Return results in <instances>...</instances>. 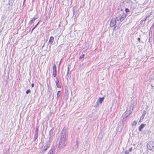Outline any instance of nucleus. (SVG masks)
Segmentation results:
<instances>
[{
	"label": "nucleus",
	"instance_id": "obj_17",
	"mask_svg": "<svg viewBox=\"0 0 154 154\" xmlns=\"http://www.w3.org/2000/svg\"><path fill=\"white\" fill-rule=\"evenodd\" d=\"M30 90H28L26 91V93L27 94H28L30 92Z\"/></svg>",
	"mask_w": 154,
	"mask_h": 154
},
{
	"label": "nucleus",
	"instance_id": "obj_20",
	"mask_svg": "<svg viewBox=\"0 0 154 154\" xmlns=\"http://www.w3.org/2000/svg\"><path fill=\"white\" fill-rule=\"evenodd\" d=\"M39 23H38L35 26V27H34L33 28V29H32V31L34 30V29L35 28V27L36 26H37V25H38V24Z\"/></svg>",
	"mask_w": 154,
	"mask_h": 154
},
{
	"label": "nucleus",
	"instance_id": "obj_13",
	"mask_svg": "<svg viewBox=\"0 0 154 154\" xmlns=\"http://www.w3.org/2000/svg\"><path fill=\"white\" fill-rule=\"evenodd\" d=\"M137 124V122L135 121H134L132 123V126H135L136 124Z\"/></svg>",
	"mask_w": 154,
	"mask_h": 154
},
{
	"label": "nucleus",
	"instance_id": "obj_22",
	"mask_svg": "<svg viewBox=\"0 0 154 154\" xmlns=\"http://www.w3.org/2000/svg\"><path fill=\"white\" fill-rule=\"evenodd\" d=\"M151 13H150L147 16V17H146V19L147 17H149L151 15Z\"/></svg>",
	"mask_w": 154,
	"mask_h": 154
},
{
	"label": "nucleus",
	"instance_id": "obj_12",
	"mask_svg": "<svg viewBox=\"0 0 154 154\" xmlns=\"http://www.w3.org/2000/svg\"><path fill=\"white\" fill-rule=\"evenodd\" d=\"M144 117V114H143L140 117V119L139 121V122H142V121L143 120V119Z\"/></svg>",
	"mask_w": 154,
	"mask_h": 154
},
{
	"label": "nucleus",
	"instance_id": "obj_4",
	"mask_svg": "<svg viewBox=\"0 0 154 154\" xmlns=\"http://www.w3.org/2000/svg\"><path fill=\"white\" fill-rule=\"evenodd\" d=\"M53 75L54 77H55L56 76V73H57V70H56V65L55 64H54L53 66Z\"/></svg>",
	"mask_w": 154,
	"mask_h": 154
},
{
	"label": "nucleus",
	"instance_id": "obj_21",
	"mask_svg": "<svg viewBox=\"0 0 154 154\" xmlns=\"http://www.w3.org/2000/svg\"><path fill=\"white\" fill-rule=\"evenodd\" d=\"M132 150V148L131 147V148H130L129 149V150L128 151H129V152H131V151Z\"/></svg>",
	"mask_w": 154,
	"mask_h": 154
},
{
	"label": "nucleus",
	"instance_id": "obj_19",
	"mask_svg": "<svg viewBox=\"0 0 154 154\" xmlns=\"http://www.w3.org/2000/svg\"><path fill=\"white\" fill-rule=\"evenodd\" d=\"M125 11L126 12H129V10L128 9L126 8L125 9Z\"/></svg>",
	"mask_w": 154,
	"mask_h": 154
},
{
	"label": "nucleus",
	"instance_id": "obj_8",
	"mask_svg": "<svg viewBox=\"0 0 154 154\" xmlns=\"http://www.w3.org/2000/svg\"><path fill=\"white\" fill-rule=\"evenodd\" d=\"M103 99L104 97L100 98L98 101L97 102V104L98 105L99 102L100 103H102V101H103Z\"/></svg>",
	"mask_w": 154,
	"mask_h": 154
},
{
	"label": "nucleus",
	"instance_id": "obj_23",
	"mask_svg": "<svg viewBox=\"0 0 154 154\" xmlns=\"http://www.w3.org/2000/svg\"><path fill=\"white\" fill-rule=\"evenodd\" d=\"M137 40L139 42H140V38H138V39H137Z\"/></svg>",
	"mask_w": 154,
	"mask_h": 154
},
{
	"label": "nucleus",
	"instance_id": "obj_28",
	"mask_svg": "<svg viewBox=\"0 0 154 154\" xmlns=\"http://www.w3.org/2000/svg\"><path fill=\"white\" fill-rule=\"evenodd\" d=\"M79 58H81L82 57H80Z\"/></svg>",
	"mask_w": 154,
	"mask_h": 154
},
{
	"label": "nucleus",
	"instance_id": "obj_11",
	"mask_svg": "<svg viewBox=\"0 0 154 154\" xmlns=\"http://www.w3.org/2000/svg\"><path fill=\"white\" fill-rule=\"evenodd\" d=\"M44 147L42 146L40 150V152L41 153H44V152L46 151Z\"/></svg>",
	"mask_w": 154,
	"mask_h": 154
},
{
	"label": "nucleus",
	"instance_id": "obj_14",
	"mask_svg": "<svg viewBox=\"0 0 154 154\" xmlns=\"http://www.w3.org/2000/svg\"><path fill=\"white\" fill-rule=\"evenodd\" d=\"M60 94H61L60 91H58L57 92V97L58 98V97L60 96Z\"/></svg>",
	"mask_w": 154,
	"mask_h": 154
},
{
	"label": "nucleus",
	"instance_id": "obj_5",
	"mask_svg": "<svg viewBox=\"0 0 154 154\" xmlns=\"http://www.w3.org/2000/svg\"><path fill=\"white\" fill-rule=\"evenodd\" d=\"M134 105L132 104L131 106H130L129 108L127 109V111L128 112L129 111V114H130L133 109V106Z\"/></svg>",
	"mask_w": 154,
	"mask_h": 154
},
{
	"label": "nucleus",
	"instance_id": "obj_7",
	"mask_svg": "<svg viewBox=\"0 0 154 154\" xmlns=\"http://www.w3.org/2000/svg\"><path fill=\"white\" fill-rule=\"evenodd\" d=\"M43 146L44 147V148L45 149V150L46 151L48 148L49 147V145L48 143H46Z\"/></svg>",
	"mask_w": 154,
	"mask_h": 154
},
{
	"label": "nucleus",
	"instance_id": "obj_18",
	"mask_svg": "<svg viewBox=\"0 0 154 154\" xmlns=\"http://www.w3.org/2000/svg\"><path fill=\"white\" fill-rule=\"evenodd\" d=\"M129 153V151L126 150L125 152V154H128Z\"/></svg>",
	"mask_w": 154,
	"mask_h": 154
},
{
	"label": "nucleus",
	"instance_id": "obj_6",
	"mask_svg": "<svg viewBox=\"0 0 154 154\" xmlns=\"http://www.w3.org/2000/svg\"><path fill=\"white\" fill-rule=\"evenodd\" d=\"M116 19H113L111 20L110 23L111 27H113L116 24Z\"/></svg>",
	"mask_w": 154,
	"mask_h": 154
},
{
	"label": "nucleus",
	"instance_id": "obj_24",
	"mask_svg": "<svg viewBox=\"0 0 154 154\" xmlns=\"http://www.w3.org/2000/svg\"><path fill=\"white\" fill-rule=\"evenodd\" d=\"M32 87H34V84L33 83H32Z\"/></svg>",
	"mask_w": 154,
	"mask_h": 154
},
{
	"label": "nucleus",
	"instance_id": "obj_15",
	"mask_svg": "<svg viewBox=\"0 0 154 154\" xmlns=\"http://www.w3.org/2000/svg\"><path fill=\"white\" fill-rule=\"evenodd\" d=\"M37 18V17H34L33 18L32 20H30V22H33L34 20H35V19H36Z\"/></svg>",
	"mask_w": 154,
	"mask_h": 154
},
{
	"label": "nucleus",
	"instance_id": "obj_3",
	"mask_svg": "<svg viewBox=\"0 0 154 154\" xmlns=\"http://www.w3.org/2000/svg\"><path fill=\"white\" fill-rule=\"evenodd\" d=\"M67 143V140L60 139L58 148L61 149L63 148Z\"/></svg>",
	"mask_w": 154,
	"mask_h": 154
},
{
	"label": "nucleus",
	"instance_id": "obj_10",
	"mask_svg": "<svg viewBox=\"0 0 154 154\" xmlns=\"http://www.w3.org/2000/svg\"><path fill=\"white\" fill-rule=\"evenodd\" d=\"M145 125V124H142L139 127V130L140 131L144 127Z\"/></svg>",
	"mask_w": 154,
	"mask_h": 154
},
{
	"label": "nucleus",
	"instance_id": "obj_27",
	"mask_svg": "<svg viewBox=\"0 0 154 154\" xmlns=\"http://www.w3.org/2000/svg\"><path fill=\"white\" fill-rule=\"evenodd\" d=\"M56 85H57V82H56Z\"/></svg>",
	"mask_w": 154,
	"mask_h": 154
},
{
	"label": "nucleus",
	"instance_id": "obj_25",
	"mask_svg": "<svg viewBox=\"0 0 154 154\" xmlns=\"http://www.w3.org/2000/svg\"><path fill=\"white\" fill-rule=\"evenodd\" d=\"M68 73L69 71V67H68Z\"/></svg>",
	"mask_w": 154,
	"mask_h": 154
},
{
	"label": "nucleus",
	"instance_id": "obj_26",
	"mask_svg": "<svg viewBox=\"0 0 154 154\" xmlns=\"http://www.w3.org/2000/svg\"><path fill=\"white\" fill-rule=\"evenodd\" d=\"M84 54H83L82 55V57H84Z\"/></svg>",
	"mask_w": 154,
	"mask_h": 154
},
{
	"label": "nucleus",
	"instance_id": "obj_1",
	"mask_svg": "<svg viewBox=\"0 0 154 154\" xmlns=\"http://www.w3.org/2000/svg\"><path fill=\"white\" fill-rule=\"evenodd\" d=\"M126 15L125 13L117 14L116 17V19L117 21H120L121 22L126 17Z\"/></svg>",
	"mask_w": 154,
	"mask_h": 154
},
{
	"label": "nucleus",
	"instance_id": "obj_9",
	"mask_svg": "<svg viewBox=\"0 0 154 154\" xmlns=\"http://www.w3.org/2000/svg\"><path fill=\"white\" fill-rule=\"evenodd\" d=\"M54 39V37L53 36H51L49 40V43L51 44H52L53 42Z\"/></svg>",
	"mask_w": 154,
	"mask_h": 154
},
{
	"label": "nucleus",
	"instance_id": "obj_2",
	"mask_svg": "<svg viewBox=\"0 0 154 154\" xmlns=\"http://www.w3.org/2000/svg\"><path fill=\"white\" fill-rule=\"evenodd\" d=\"M68 133L66 128H64L62 130L60 139L67 140L68 137Z\"/></svg>",
	"mask_w": 154,
	"mask_h": 154
},
{
	"label": "nucleus",
	"instance_id": "obj_16",
	"mask_svg": "<svg viewBox=\"0 0 154 154\" xmlns=\"http://www.w3.org/2000/svg\"><path fill=\"white\" fill-rule=\"evenodd\" d=\"M53 151L52 150H50L49 153L48 154H53Z\"/></svg>",
	"mask_w": 154,
	"mask_h": 154
}]
</instances>
